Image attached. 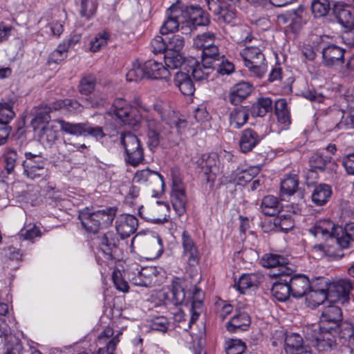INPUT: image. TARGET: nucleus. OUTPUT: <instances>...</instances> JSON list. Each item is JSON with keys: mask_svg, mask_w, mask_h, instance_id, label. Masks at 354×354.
I'll list each match as a JSON object with an SVG mask.
<instances>
[{"mask_svg": "<svg viewBox=\"0 0 354 354\" xmlns=\"http://www.w3.org/2000/svg\"><path fill=\"white\" fill-rule=\"evenodd\" d=\"M337 225L330 219H323L315 222L309 229V232L317 240L324 241V243L313 246V250L320 252V255L334 258H342L344 254L338 250L337 235L336 230Z\"/></svg>", "mask_w": 354, "mask_h": 354, "instance_id": "obj_1", "label": "nucleus"}, {"mask_svg": "<svg viewBox=\"0 0 354 354\" xmlns=\"http://www.w3.org/2000/svg\"><path fill=\"white\" fill-rule=\"evenodd\" d=\"M116 209L112 207L91 211L85 208L79 214L82 227L88 232L96 233L100 228L111 225L115 217Z\"/></svg>", "mask_w": 354, "mask_h": 354, "instance_id": "obj_2", "label": "nucleus"}, {"mask_svg": "<svg viewBox=\"0 0 354 354\" xmlns=\"http://www.w3.org/2000/svg\"><path fill=\"white\" fill-rule=\"evenodd\" d=\"M306 339L319 352H327L337 346L333 330L323 329L317 324L308 326L305 330Z\"/></svg>", "mask_w": 354, "mask_h": 354, "instance_id": "obj_3", "label": "nucleus"}, {"mask_svg": "<svg viewBox=\"0 0 354 354\" xmlns=\"http://www.w3.org/2000/svg\"><path fill=\"white\" fill-rule=\"evenodd\" d=\"M140 108L147 113L145 117V122L147 128V145L152 150L156 149L162 140L170 139L171 127L158 122L147 107L140 106Z\"/></svg>", "mask_w": 354, "mask_h": 354, "instance_id": "obj_4", "label": "nucleus"}, {"mask_svg": "<svg viewBox=\"0 0 354 354\" xmlns=\"http://www.w3.org/2000/svg\"><path fill=\"white\" fill-rule=\"evenodd\" d=\"M240 55L244 65L250 73L257 77H261L266 71L267 64L264 54L257 46H245L241 50Z\"/></svg>", "mask_w": 354, "mask_h": 354, "instance_id": "obj_5", "label": "nucleus"}, {"mask_svg": "<svg viewBox=\"0 0 354 354\" xmlns=\"http://www.w3.org/2000/svg\"><path fill=\"white\" fill-rule=\"evenodd\" d=\"M111 112L119 122L131 127L138 126L142 120L138 110L122 98L113 101Z\"/></svg>", "mask_w": 354, "mask_h": 354, "instance_id": "obj_6", "label": "nucleus"}, {"mask_svg": "<svg viewBox=\"0 0 354 354\" xmlns=\"http://www.w3.org/2000/svg\"><path fill=\"white\" fill-rule=\"evenodd\" d=\"M120 142L124 149L125 160L136 166L144 160V150L139 138L131 132L120 135Z\"/></svg>", "mask_w": 354, "mask_h": 354, "instance_id": "obj_7", "label": "nucleus"}, {"mask_svg": "<svg viewBox=\"0 0 354 354\" xmlns=\"http://www.w3.org/2000/svg\"><path fill=\"white\" fill-rule=\"evenodd\" d=\"M180 10L185 19V26L189 32L196 26H205L209 24V15L198 6H186L180 3Z\"/></svg>", "mask_w": 354, "mask_h": 354, "instance_id": "obj_8", "label": "nucleus"}, {"mask_svg": "<svg viewBox=\"0 0 354 354\" xmlns=\"http://www.w3.org/2000/svg\"><path fill=\"white\" fill-rule=\"evenodd\" d=\"M60 130L65 133L75 136L89 135L97 139H101L105 136L103 129L100 127H91L87 123H72L65 120H58Z\"/></svg>", "mask_w": 354, "mask_h": 354, "instance_id": "obj_9", "label": "nucleus"}, {"mask_svg": "<svg viewBox=\"0 0 354 354\" xmlns=\"http://www.w3.org/2000/svg\"><path fill=\"white\" fill-rule=\"evenodd\" d=\"M26 159L22 161L24 174L31 180H36L46 176V162L43 158L31 152L25 153Z\"/></svg>", "mask_w": 354, "mask_h": 354, "instance_id": "obj_10", "label": "nucleus"}, {"mask_svg": "<svg viewBox=\"0 0 354 354\" xmlns=\"http://www.w3.org/2000/svg\"><path fill=\"white\" fill-rule=\"evenodd\" d=\"M157 274L158 270L155 267H145L141 269L136 268L128 271V278L135 286L148 287L156 283Z\"/></svg>", "mask_w": 354, "mask_h": 354, "instance_id": "obj_11", "label": "nucleus"}, {"mask_svg": "<svg viewBox=\"0 0 354 354\" xmlns=\"http://www.w3.org/2000/svg\"><path fill=\"white\" fill-rule=\"evenodd\" d=\"M185 18L183 16V11L180 10V3L177 1L173 3L167 11V18L160 28L162 35H167L176 30L180 24L181 29L184 28Z\"/></svg>", "mask_w": 354, "mask_h": 354, "instance_id": "obj_12", "label": "nucleus"}, {"mask_svg": "<svg viewBox=\"0 0 354 354\" xmlns=\"http://www.w3.org/2000/svg\"><path fill=\"white\" fill-rule=\"evenodd\" d=\"M290 292L294 298H301L309 292L310 281L302 274H293L290 268H286Z\"/></svg>", "mask_w": 354, "mask_h": 354, "instance_id": "obj_13", "label": "nucleus"}, {"mask_svg": "<svg viewBox=\"0 0 354 354\" xmlns=\"http://www.w3.org/2000/svg\"><path fill=\"white\" fill-rule=\"evenodd\" d=\"M133 181L138 183H147L155 194L161 193L164 187L162 176L158 172L149 169L138 171L133 178Z\"/></svg>", "mask_w": 354, "mask_h": 354, "instance_id": "obj_14", "label": "nucleus"}, {"mask_svg": "<svg viewBox=\"0 0 354 354\" xmlns=\"http://www.w3.org/2000/svg\"><path fill=\"white\" fill-rule=\"evenodd\" d=\"M169 207L163 202L157 201L156 205L151 207L142 206L138 213L141 218L153 223H162L167 221L166 212Z\"/></svg>", "mask_w": 354, "mask_h": 354, "instance_id": "obj_15", "label": "nucleus"}, {"mask_svg": "<svg viewBox=\"0 0 354 354\" xmlns=\"http://www.w3.org/2000/svg\"><path fill=\"white\" fill-rule=\"evenodd\" d=\"M352 289L353 284L349 279H339L330 283L328 298L343 304L348 301Z\"/></svg>", "mask_w": 354, "mask_h": 354, "instance_id": "obj_16", "label": "nucleus"}, {"mask_svg": "<svg viewBox=\"0 0 354 354\" xmlns=\"http://www.w3.org/2000/svg\"><path fill=\"white\" fill-rule=\"evenodd\" d=\"M309 175L313 178V174L318 172L332 174L337 169V165L327 157L319 153H314L309 158Z\"/></svg>", "mask_w": 354, "mask_h": 354, "instance_id": "obj_17", "label": "nucleus"}, {"mask_svg": "<svg viewBox=\"0 0 354 354\" xmlns=\"http://www.w3.org/2000/svg\"><path fill=\"white\" fill-rule=\"evenodd\" d=\"M342 320V313L339 307L330 305L324 307L319 317V324L323 329L334 330V326Z\"/></svg>", "mask_w": 354, "mask_h": 354, "instance_id": "obj_18", "label": "nucleus"}, {"mask_svg": "<svg viewBox=\"0 0 354 354\" xmlns=\"http://www.w3.org/2000/svg\"><path fill=\"white\" fill-rule=\"evenodd\" d=\"M15 113L9 103H0V145H3L10 131V122L15 118Z\"/></svg>", "mask_w": 354, "mask_h": 354, "instance_id": "obj_19", "label": "nucleus"}, {"mask_svg": "<svg viewBox=\"0 0 354 354\" xmlns=\"http://www.w3.org/2000/svg\"><path fill=\"white\" fill-rule=\"evenodd\" d=\"M138 221L131 214H120L115 221V229L122 239H125L133 234L137 230Z\"/></svg>", "mask_w": 354, "mask_h": 354, "instance_id": "obj_20", "label": "nucleus"}, {"mask_svg": "<svg viewBox=\"0 0 354 354\" xmlns=\"http://www.w3.org/2000/svg\"><path fill=\"white\" fill-rule=\"evenodd\" d=\"M181 245L183 255L187 257V263L190 266H196L200 260L198 247L191 235L186 230L182 232Z\"/></svg>", "mask_w": 354, "mask_h": 354, "instance_id": "obj_21", "label": "nucleus"}, {"mask_svg": "<svg viewBox=\"0 0 354 354\" xmlns=\"http://www.w3.org/2000/svg\"><path fill=\"white\" fill-rule=\"evenodd\" d=\"M274 275L277 277V280L272 285V294L278 301H285L292 296L286 270H282Z\"/></svg>", "mask_w": 354, "mask_h": 354, "instance_id": "obj_22", "label": "nucleus"}, {"mask_svg": "<svg viewBox=\"0 0 354 354\" xmlns=\"http://www.w3.org/2000/svg\"><path fill=\"white\" fill-rule=\"evenodd\" d=\"M284 349L286 354H312L310 348L304 345L303 338L297 333L286 335Z\"/></svg>", "mask_w": 354, "mask_h": 354, "instance_id": "obj_23", "label": "nucleus"}, {"mask_svg": "<svg viewBox=\"0 0 354 354\" xmlns=\"http://www.w3.org/2000/svg\"><path fill=\"white\" fill-rule=\"evenodd\" d=\"M58 120L62 119H57L52 121L49 125L44 127L39 128V130L35 132L39 140V142L45 146L51 147L58 138V127L59 123Z\"/></svg>", "mask_w": 354, "mask_h": 354, "instance_id": "obj_24", "label": "nucleus"}, {"mask_svg": "<svg viewBox=\"0 0 354 354\" xmlns=\"http://www.w3.org/2000/svg\"><path fill=\"white\" fill-rule=\"evenodd\" d=\"M344 50L335 44L328 45L322 49L323 63L326 66H339L343 63Z\"/></svg>", "mask_w": 354, "mask_h": 354, "instance_id": "obj_25", "label": "nucleus"}, {"mask_svg": "<svg viewBox=\"0 0 354 354\" xmlns=\"http://www.w3.org/2000/svg\"><path fill=\"white\" fill-rule=\"evenodd\" d=\"M143 70L147 79H164L169 80L170 72L162 63L154 60H148L143 64Z\"/></svg>", "mask_w": 354, "mask_h": 354, "instance_id": "obj_26", "label": "nucleus"}, {"mask_svg": "<svg viewBox=\"0 0 354 354\" xmlns=\"http://www.w3.org/2000/svg\"><path fill=\"white\" fill-rule=\"evenodd\" d=\"M214 156V155L203 154L198 160L201 172L207 182H213L219 171Z\"/></svg>", "mask_w": 354, "mask_h": 354, "instance_id": "obj_27", "label": "nucleus"}, {"mask_svg": "<svg viewBox=\"0 0 354 354\" xmlns=\"http://www.w3.org/2000/svg\"><path fill=\"white\" fill-rule=\"evenodd\" d=\"M330 287V283H328L326 279L324 277L316 278L313 281H310V289L309 290V292L310 293V297H314L318 295L319 300L315 301L316 304H323L324 301L328 299Z\"/></svg>", "mask_w": 354, "mask_h": 354, "instance_id": "obj_28", "label": "nucleus"}, {"mask_svg": "<svg viewBox=\"0 0 354 354\" xmlns=\"http://www.w3.org/2000/svg\"><path fill=\"white\" fill-rule=\"evenodd\" d=\"M303 9L301 7L290 10L284 14L278 15L277 20L281 24H287L293 32H297L301 27Z\"/></svg>", "mask_w": 354, "mask_h": 354, "instance_id": "obj_29", "label": "nucleus"}, {"mask_svg": "<svg viewBox=\"0 0 354 354\" xmlns=\"http://www.w3.org/2000/svg\"><path fill=\"white\" fill-rule=\"evenodd\" d=\"M259 135L253 129L248 128L241 133L239 147L242 152L251 151L260 142Z\"/></svg>", "mask_w": 354, "mask_h": 354, "instance_id": "obj_30", "label": "nucleus"}, {"mask_svg": "<svg viewBox=\"0 0 354 354\" xmlns=\"http://www.w3.org/2000/svg\"><path fill=\"white\" fill-rule=\"evenodd\" d=\"M252 92V85L246 82L235 84L230 90L228 95L229 101L234 105L240 104Z\"/></svg>", "mask_w": 354, "mask_h": 354, "instance_id": "obj_31", "label": "nucleus"}, {"mask_svg": "<svg viewBox=\"0 0 354 354\" xmlns=\"http://www.w3.org/2000/svg\"><path fill=\"white\" fill-rule=\"evenodd\" d=\"M333 332L337 335L342 344L348 343L354 346V326L349 322H342L335 325Z\"/></svg>", "mask_w": 354, "mask_h": 354, "instance_id": "obj_32", "label": "nucleus"}, {"mask_svg": "<svg viewBox=\"0 0 354 354\" xmlns=\"http://www.w3.org/2000/svg\"><path fill=\"white\" fill-rule=\"evenodd\" d=\"M336 230L338 232V250L350 247L351 242H354V222L346 223L344 227L337 225Z\"/></svg>", "mask_w": 354, "mask_h": 354, "instance_id": "obj_33", "label": "nucleus"}, {"mask_svg": "<svg viewBox=\"0 0 354 354\" xmlns=\"http://www.w3.org/2000/svg\"><path fill=\"white\" fill-rule=\"evenodd\" d=\"M249 106H241L233 109L229 115L230 125L234 129H241L248 120Z\"/></svg>", "mask_w": 354, "mask_h": 354, "instance_id": "obj_34", "label": "nucleus"}, {"mask_svg": "<svg viewBox=\"0 0 354 354\" xmlns=\"http://www.w3.org/2000/svg\"><path fill=\"white\" fill-rule=\"evenodd\" d=\"M333 12L338 23L342 26H354V8L347 6H336Z\"/></svg>", "mask_w": 354, "mask_h": 354, "instance_id": "obj_35", "label": "nucleus"}, {"mask_svg": "<svg viewBox=\"0 0 354 354\" xmlns=\"http://www.w3.org/2000/svg\"><path fill=\"white\" fill-rule=\"evenodd\" d=\"M174 82L175 86L184 95L191 96L194 93V84L187 73L177 72L175 74Z\"/></svg>", "mask_w": 354, "mask_h": 354, "instance_id": "obj_36", "label": "nucleus"}, {"mask_svg": "<svg viewBox=\"0 0 354 354\" xmlns=\"http://www.w3.org/2000/svg\"><path fill=\"white\" fill-rule=\"evenodd\" d=\"M250 324V318L245 313H240L234 315L226 323V328L230 333H236L245 330Z\"/></svg>", "mask_w": 354, "mask_h": 354, "instance_id": "obj_37", "label": "nucleus"}, {"mask_svg": "<svg viewBox=\"0 0 354 354\" xmlns=\"http://www.w3.org/2000/svg\"><path fill=\"white\" fill-rule=\"evenodd\" d=\"M171 203L176 212L182 215L185 211L186 196L183 187L174 185L172 189Z\"/></svg>", "mask_w": 354, "mask_h": 354, "instance_id": "obj_38", "label": "nucleus"}, {"mask_svg": "<svg viewBox=\"0 0 354 354\" xmlns=\"http://www.w3.org/2000/svg\"><path fill=\"white\" fill-rule=\"evenodd\" d=\"M190 68L194 79L196 81H201L209 77V75L213 72L212 65L205 64V62L202 60V63L197 62L195 59L192 60Z\"/></svg>", "mask_w": 354, "mask_h": 354, "instance_id": "obj_39", "label": "nucleus"}, {"mask_svg": "<svg viewBox=\"0 0 354 354\" xmlns=\"http://www.w3.org/2000/svg\"><path fill=\"white\" fill-rule=\"evenodd\" d=\"M272 109V101L270 97H260L250 107L252 117H263Z\"/></svg>", "mask_w": 354, "mask_h": 354, "instance_id": "obj_40", "label": "nucleus"}, {"mask_svg": "<svg viewBox=\"0 0 354 354\" xmlns=\"http://www.w3.org/2000/svg\"><path fill=\"white\" fill-rule=\"evenodd\" d=\"M331 193V188L329 185L319 184L315 187L312 194V201L315 205L322 206L328 201Z\"/></svg>", "mask_w": 354, "mask_h": 354, "instance_id": "obj_41", "label": "nucleus"}, {"mask_svg": "<svg viewBox=\"0 0 354 354\" xmlns=\"http://www.w3.org/2000/svg\"><path fill=\"white\" fill-rule=\"evenodd\" d=\"M261 209L266 216H275L280 209L278 199L270 195L265 196L261 201Z\"/></svg>", "mask_w": 354, "mask_h": 354, "instance_id": "obj_42", "label": "nucleus"}, {"mask_svg": "<svg viewBox=\"0 0 354 354\" xmlns=\"http://www.w3.org/2000/svg\"><path fill=\"white\" fill-rule=\"evenodd\" d=\"M3 168L8 174H13L19 162V155L16 150L8 149L2 156Z\"/></svg>", "mask_w": 354, "mask_h": 354, "instance_id": "obj_43", "label": "nucleus"}, {"mask_svg": "<svg viewBox=\"0 0 354 354\" xmlns=\"http://www.w3.org/2000/svg\"><path fill=\"white\" fill-rule=\"evenodd\" d=\"M262 265L266 268H272L279 266L278 272L282 270L288 268L285 265L287 263L286 259L278 254H266L261 259Z\"/></svg>", "mask_w": 354, "mask_h": 354, "instance_id": "obj_44", "label": "nucleus"}, {"mask_svg": "<svg viewBox=\"0 0 354 354\" xmlns=\"http://www.w3.org/2000/svg\"><path fill=\"white\" fill-rule=\"evenodd\" d=\"M118 243V239L113 232H108L101 237L100 248L106 254L111 255L112 250Z\"/></svg>", "mask_w": 354, "mask_h": 354, "instance_id": "obj_45", "label": "nucleus"}, {"mask_svg": "<svg viewBox=\"0 0 354 354\" xmlns=\"http://www.w3.org/2000/svg\"><path fill=\"white\" fill-rule=\"evenodd\" d=\"M260 282V277L255 274H243L236 284L241 293L252 287H256Z\"/></svg>", "mask_w": 354, "mask_h": 354, "instance_id": "obj_46", "label": "nucleus"}, {"mask_svg": "<svg viewBox=\"0 0 354 354\" xmlns=\"http://www.w3.org/2000/svg\"><path fill=\"white\" fill-rule=\"evenodd\" d=\"M167 39V51L180 53L185 44V37L180 35H172L166 37Z\"/></svg>", "mask_w": 354, "mask_h": 354, "instance_id": "obj_47", "label": "nucleus"}, {"mask_svg": "<svg viewBox=\"0 0 354 354\" xmlns=\"http://www.w3.org/2000/svg\"><path fill=\"white\" fill-rule=\"evenodd\" d=\"M184 62V57L180 53L166 52L165 54V68H168V71L180 67Z\"/></svg>", "mask_w": 354, "mask_h": 354, "instance_id": "obj_48", "label": "nucleus"}, {"mask_svg": "<svg viewBox=\"0 0 354 354\" xmlns=\"http://www.w3.org/2000/svg\"><path fill=\"white\" fill-rule=\"evenodd\" d=\"M311 10L316 18L325 17L330 10V2L328 0H313Z\"/></svg>", "mask_w": 354, "mask_h": 354, "instance_id": "obj_49", "label": "nucleus"}, {"mask_svg": "<svg viewBox=\"0 0 354 354\" xmlns=\"http://www.w3.org/2000/svg\"><path fill=\"white\" fill-rule=\"evenodd\" d=\"M259 167H250L241 171H237L234 174V181L237 184L248 183L252 180L254 176L259 173Z\"/></svg>", "mask_w": 354, "mask_h": 354, "instance_id": "obj_50", "label": "nucleus"}, {"mask_svg": "<svg viewBox=\"0 0 354 354\" xmlns=\"http://www.w3.org/2000/svg\"><path fill=\"white\" fill-rule=\"evenodd\" d=\"M298 187V179L297 176H289L281 183V196H290L292 195Z\"/></svg>", "mask_w": 354, "mask_h": 354, "instance_id": "obj_51", "label": "nucleus"}, {"mask_svg": "<svg viewBox=\"0 0 354 354\" xmlns=\"http://www.w3.org/2000/svg\"><path fill=\"white\" fill-rule=\"evenodd\" d=\"M212 68L213 71H216L221 75H229L234 71L233 64L226 59L224 55H222L219 59L213 60Z\"/></svg>", "mask_w": 354, "mask_h": 354, "instance_id": "obj_52", "label": "nucleus"}, {"mask_svg": "<svg viewBox=\"0 0 354 354\" xmlns=\"http://www.w3.org/2000/svg\"><path fill=\"white\" fill-rule=\"evenodd\" d=\"M215 34L212 32H207L198 35L194 40V46L196 48L201 49L202 51L205 48L213 44L215 40Z\"/></svg>", "mask_w": 354, "mask_h": 354, "instance_id": "obj_53", "label": "nucleus"}, {"mask_svg": "<svg viewBox=\"0 0 354 354\" xmlns=\"http://www.w3.org/2000/svg\"><path fill=\"white\" fill-rule=\"evenodd\" d=\"M110 35L106 31H102L95 35L90 42L91 51L95 53L106 46L109 40Z\"/></svg>", "mask_w": 354, "mask_h": 354, "instance_id": "obj_54", "label": "nucleus"}, {"mask_svg": "<svg viewBox=\"0 0 354 354\" xmlns=\"http://www.w3.org/2000/svg\"><path fill=\"white\" fill-rule=\"evenodd\" d=\"M221 57L222 55H220L218 46L214 44L205 48L202 51V60L205 62V64L212 65L213 60L219 59Z\"/></svg>", "mask_w": 354, "mask_h": 354, "instance_id": "obj_55", "label": "nucleus"}, {"mask_svg": "<svg viewBox=\"0 0 354 354\" xmlns=\"http://www.w3.org/2000/svg\"><path fill=\"white\" fill-rule=\"evenodd\" d=\"M146 73L143 70V65L139 63H133L132 68L127 73L126 77L128 82H138L146 77Z\"/></svg>", "mask_w": 354, "mask_h": 354, "instance_id": "obj_56", "label": "nucleus"}, {"mask_svg": "<svg viewBox=\"0 0 354 354\" xmlns=\"http://www.w3.org/2000/svg\"><path fill=\"white\" fill-rule=\"evenodd\" d=\"M50 120V116L46 109H44V113H37L31 121L34 131L36 132L38 131L39 127L42 128L46 125H49L50 124L49 123Z\"/></svg>", "mask_w": 354, "mask_h": 354, "instance_id": "obj_57", "label": "nucleus"}, {"mask_svg": "<svg viewBox=\"0 0 354 354\" xmlns=\"http://www.w3.org/2000/svg\"><path fill=\"white\" fill-rule=\"evenodd\" d=\"M246 346L240 339H229L226 342L225 351L227 354H244Z\"/></svg>", "mask_w": 354, "mask_h": 354, "instance_id": "obj_58", "label": "nucleus"}, {"mask_svg": "<svg viewBox=\"0 0 354 354\" xmlns=\"http://www.w3.org/2000/svg\"><path fill=\"white\" fill-rule=\"evenodd\" d=\"M95 79L93 75L82 77L79 84V91L81 94L88 95L95 88Z\"/></svg>", "mask_w": 354, "mask_h": 354, "instance_id": "obj_59", "label": "nucleus"}, {"mask_svg": "<svg viewBox=\"0 0 354 354\" xmlns=\"http://www.w3.org/2000/svg\"><path fill=\"white\" fill-rule=\"evenodd\" d=\"M274 225L281 231L288 232L294 226L293 221L290 215L280 214L274 218Z\"/></svg>", "mask_w": 354, "mask_h": 354, "instance_id": "obj_60", "label": "nucleus"}, {"mask_svg": "<svg viewBox=\"0 0 354 354\" xmlns=\"http://www.w3.org/2000/svg\"><path fill=\"white\" fill-rule=\"evenodd\" d=\"M171 292L172 295V301L174 305L181 304L185 298V293L182 286L176 281H174L171 285Z\"/></svg>", "mask_w": 354, "mask_h": 354, "instance_id": "obj_61", "label": "nucleus"}, {"mask_svg": "<svg viewBox=\"0 0 354 354\" xmlns=\"http://www.w3.org/2000/svg\"><path fill=\"white\" fill-rule=\"evenodd\" d=\"M112 280L117 290L123 292L129 291L128 283L123 279L122 274L119 270H115L113 272Z\"/></svg>", "mask_w": 354, "mask_h": 354, "instance_id": "obj_62", "label": "nucleus"}, {"mask_svg": "<svg viewBox=\"0 0 354 354\" xmlns=\"http://www.w3.org/2000/svg\"><path fill=\"white\" fill-rule=\"evenodd\" d=\"M169 323L167 317L160 316L155 317L151 320V328L153 330L160 331L162 333L167 332Z\"/></svg>", "mask_w": 354, "mask_h": 354, "instance_id": "obj_63", "label": "nucleus"}, {"mask_svg": "<svg viewBox=\"0 0 354 354\" xmlns=\"http://www.w3.org/2000/svg\"><path fill=\"white\" fill-rule=\"evenodd\" d=\"M152 52L155 54L167 51V39L162 36H156L151 41Z\"/></svg>", "mask_w": 354, "mask_h": 354, "instance_id": "obj_64", "label": "nucleus"}]
</instances>
